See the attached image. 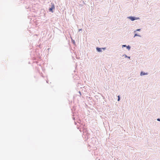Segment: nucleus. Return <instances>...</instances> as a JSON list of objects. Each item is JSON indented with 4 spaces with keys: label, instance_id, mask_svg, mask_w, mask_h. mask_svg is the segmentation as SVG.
Masks as SVG:
<instances>
[{
    "label": "nucleus",
    "instance_id": "8",
    "mask_svg": "<svg viewBox=\"0 0 160 160\" xmlns=\"http://www.w3.org/2000/svg\"><path fill=\"white\" fill-rule=\"evenodd\" d=\"M127 47L126 46V45H123L122 46V47Z\"/></svg>",
    "mask_w": 160,
    "mask_h": 160
},
{
    "label": "nucleus",
    "instance_id": "11",
    "mask_svg": "<svg viewBox=\"0 0 160 160\" xmlns=\"http://www.w3.org/2000/svg\"><path fill=\"white\" fill-rule=\"evenodd\" d=\"M130 58V57H128V58Z\"/></svg>",
    "mask_w": 160,
    "mask_h": 160
},
{
    "label": "nucleus",
    "instance_id": "10",
    "mask_svg": "<svg viewBox=\"0 0 160 160\" xmlns=\"http://www.w3.org/2000/svg\"><path fill=\"white\" fill-rule=\"evenodd\" d=\"M140 30V29H138L136 30L137 31H139Z\"/></svg>",
    "mask_w": 160,
    "mask_h": 160
},
{
    "label": "nucleus",
    "instance_id": "3",
    "mask_svg": "<svg viewBox=\"0 0 160 160\" xmlns=\"http://www.w3.org/2000/svg\"><path fill=\"white\" fill-rule=\"evenodd\" d=\"M147 74V73H145L144 72H141V76L145 75H146Z\"/></svg>",
    "mask_w": 160,
    "mask_h": 160
},
{
    "label": "nucleus",
    "instance_id": "7",
    "mask_svg": "<svg viewBox=\"0 0 160 160\" xmlns=\"http://www.w3.org/2000/svg\"><path fill=\"white\" fill-rule=\"evenodd\" d=\"M118 101H119L120 99V98L119 96H118Z\"/></svg>",
    "mask_w": 160,
    "mask_h": 160
},
{
    "label": "nucleus",
    "instance_id": "4",
    "mask_svg": "<svg viewBox=\"0 0 160 160\" xmlns=\"http://www.w3.org/2000/svg\"><path fill=\"white\" fill-rule=\"evenodd\" d=\"M97 51L98 52H101L102 51L101 49V48H97Z\"/></svg>",
    "mask_w": 160,
    "mask_h": 160
},
{
    "label": "nucleus",
    "instance_id": "6",
    "mask_svg": "<svg viewBox=\"0 0 160 160\" xmlns=\"http://www.w3.org/2000/svg\"><path fill=\"white\" fill-rule=\"evenodd\" d=\"M140 36L138 35L137 34H135L134 35V37H136V36Z\"/></svg>",
    "mask_w": 160,
    "mask_h": 160
},
{
    "label": "nucleus",
    "instance_id": "9",
    "mask_svg": "<svg viewBox=\"0 0 160 160\" xmlns=\"http://www.w3.org/2000/svg\"><path fill=\"white\" fill-rule=\"evenodd\" d=\"M157 120L158 121H160V119L159 118H158L157 119Z\"/></svg>",
    "mask_w": 160,
    "mask_h": 160
},
{
    "label": "nucleus",
    "instance_id": "2",
    "mask_svg": "<svg viewBox=\"0 0 160 160\" xmlns=\"http://www.w3.org/2000/svg\"><path fill=\"white\" fill-rule=\"evenodd\" d=\"M129 18L132 21H134L136 19V18L134 17H129Z\"/></svg>",
    "mask_w": 160,
    "mask_h": 160
},
{
    "label": "nucleus",
    "instance_id": "5",
    "mask_svg": "<svg viewBox=\"0 0 160 160\" xmlns=\"http://www.w3.org/2000/svg\"><path fill=\"white\" fill-rule=\"evenodd\" d=\"M127 48L128 49V50H130V47L129 46H127Z\"/></svg>",
    "mask_w": 160,
    "mask_h": 160
},
{
    "label": "nucleus",
    "instance_id": "1",
    "mask_svg": "<svg viewBox=\"0 0 160 160\" xmlns=\"http://www.w3.org/2000/svg\"><path fill=\"white\" fill-rule=\"evenodd\" d=\"M52 4V7H51L49 9V11L50 12H53V11L52 10L53 9H55V6L54 4L52 3H51Z\"/></svg>",
    "mask_w": 160,
    "mask_h": 160
}]
</instances>
